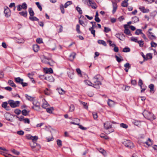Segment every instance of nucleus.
Returning a JSON list of instances; mask_svg holds the SVG:
<instances>
[{
    "label": "nucleus",
    "mask_w": 157,
    "mask_h": 157,
    "mask_svg": "<svg viewBox=\"0 0 157 157\" xmlns=\"http://www.w3.org/2000/svg\"><path fill=\"white\" fill-rule=\"evenodd\" d=\"M143 114L145 118L151 121L153 120L155 118V117L152 113L147 110H144Z\"/></svg>",
    "instance_id": "obj_1"
},
{
    "label": "nucleus",
    "mask_w": 157,
    "mask_h": 157,
    "mask_svg": "<svg viewBox=\"0 0 157 157\" xmlns=\"http://www.w3.org/2000/svg\"><path fill=\"white\" fill-rule=\"evenodd\" d=\"M36 141H32L30 143V146L33 149V151L36 152L38 151L40 148V145L36 143Z\"/></svg>",
    "instance_id": "obj_2"
},
{
    "label": "nucleus",
    "mask_w": 157,
    "mask_h": 157,
    "mask_svg": "<svg viewBox=\"0 0 157 157\" xmlns=\"http://www.w3.org/2000/svg\"><path fill=\"white\" fill-rule=\"evenodd\" d=\"M42 63L48 64L51 66H53L55 64V62L49 58H48L44 56V59L42 60Z\"/></svg>",
    "instance_id": "obj_3"
},
{
    "label": "nucleus",
    "mask_w": 157,
    "mask_h": 157,
    "mask_svg": "<svg viewBox=\"0 0 157 157\" xmlns=\"http://www.w3.org/2000/svg\"><path fill=\"white\" fill-rule=\"evenodd\" d=\"M92 86L96 88H99V85L101 84V83L99 81L98 78L96 76L94 77L92 80Z\"/></svg>",
    "instance_id": "obj_4"
},
{
    "label": "nucleus",
    "mask_w": 157,
    "mask_h": 157,
    "mask_svg": "<svg viewBox=\"0 0 157 157\" xmlns=\"http://www.w3.org/2000/svg\"><path fill=\"white\" fill-rule=\"evenodd\" d=\"M8 103L12 108H15L19 106L20 102L19 101H14L13 100H10L8 101Z\"/></svg>",
    "instance_id": "obj_5"
},
{
    "label": "nucleus",
    "mask_w": 157,
    "mask_h": 157,
    "mask_svg": "<svg viewBox=\"0 0 157 157\" xmlns=\"http://www.w3.org/2000/svg\"><path fill=\"white\" fill-rule=\"evenodd\" d=\"M123 144L126 147L132 148L134 147L133 144L130 140H126L123 142Z\"/></svg>",
    "instance_id": "obj_6"
},
{
    "label": "nucleus",
    "mask_w": 157,
    "mask_h": 157,
    "mask_svg": "<svg viewBox=\"0 0 157 157\" xmlns=\"http://www.w3.org/2000/svg\"><path fill=\"white\" fill-rule=\"evenodd\" d=\"M33 104L34 106L32 107V108L38 111L40 108L39 103L36 101H34Z\"/></svg>",
    "instance_id": "obj_7"
},
{
    "label": "nucleus",
    "mask_w": 157,
    "mask_h": 157,
    "mask_svg": "<svg viewBox=\"0 0 157 157\" xmlns=\"http://www.w3.org/2000/svg\"><path fill=\"white\" fill-rule=\"evenodd\" d=\"M112 124L109 121H106L104 123V127L105 129L108 130L112 128Z\"/></svg>",
    "instance_id": "obj_8"
},
{
    "label": "nucleus",
    "mask_w": 157,
    "mask_h": 157,
    "mask_svg": "<svg viewBox=\"0 0 157 157\" xmlns=\"http://www.w3.org/2000/svg\"><path fill=\"white\" fill-rule=\"evenodd\" d=\"M153 33L149 31L147 33V35L148 37L151 40H155L156 38V37L154 35Z\"/></svg>",
    "instance_id": "obj_9"
},
{
    "label": "nucleus",
    "mask_w": 157,
    "mask_h": 157,
    "mask_svg": "<svg viewBox=\"0 0 157 157\" xmlns=\"http://www.w3.org/2000/svg\"><path fill=\"white\" fill-rule=\"evenodd\" d=\"M115 36L117 38H118L120 40H123L125 38V37L124 35L122 34L117 33V34Z\"/></svg>",
    "instance_id": "obj_10"
},
{
    "label": "nucleus",
    "mask_w": 157,
    "mask_h": 157,
    "mask_svg": "<svg viewBox=\"0 0 157 157\" xmlns=\"http://www.w3.org/2000/svg\"><path fill=\"white\" fill-rule=\"evenodd\" d=\"M4 13L6 17H8L10 16V10L8 7H6V8H5Z\"/></svg>",
    "instance_id": "obj_11"
},
{
    "label": "nucleus",
    "mask_w": 157,
    "mask_h": 157,
    "mask_svg": "<svg viewBox=\"0 0 157 157\" xmlns=\"http://www.w3.org/2000/svg\"><path fill=\"white\" fill-rule=\"evenodd\" d=\"M4 116L6 119L10 121H12L13 120L10 119V118L11 117V115L8 113H6L4 114Z\"/></svg>",
    "instance_id": "obj_12"
},
{
    "label": "nucleus",
    "mask_w": 157,
    "mask_h": 157,
    "mask_svg": "<svg viewBox=\"0 0 157 157\" xmlns=\"http://www.w3.org/2000/svg\"><path fill=\"white\" fill-rule=\"evenodd\" d=\"M27 138L29 140H31L32 141L37 140L38 139L37 136H33L30 135H28L27 136Z\"/></svg>",
    "instance_id": "obj_13"
},
{
    "label": "nucleus",
    "mask_w": 157,
    "mask_h": 157,
    "mask_svg": "<svg viewBox=\"0 0 157 157\" xmlns=\"http://www.w3.org/2000/svg\"><path fill=\"white\" fill-rule=\"evenodd\" d=\"M124 27L125 29L124 33L127 35H129L130 34V32L128 28V25L126 24L124 25Z\"/></svg>",
    "instance_id": "obj_14"
},
{
    "label": "nucleus",
    "mask_w": 157,
    "mask_h": 157,
    "mask_svg": "<svg viewBox=\"0 0 157 157\" xmlns=\"http://www.w3.org/2000/svg\"><path fill=\"white\" fill-rule=\"evenodd\" d=\"M76 53L75 52L72 53L69 56V59L71 61H73L75 57Z\"/></svg>",
    "instance_id": "obj_15"
},
{
    "label": "nucleus",
    "mask_w": 157,
    "mask_h": 157,
    "mask_svg": "<svg viewBox=\"0 0 157 157\" xmlns=\"http://www.w3.org/2000/svg\"><path fill=\"white\" fill-rule=\"evenodd\" d=\"M139 9L143 13H147L149 12V10L148 9H145L144 7H140Z\"/></svg>",
    "instance_id": "obj_16"
},
{
    "label": "nucleus",
    "mask_w": 157,
    "mask_h": 157,
    "mask_svg": "<svg viewBox=\"0 0 157 157\" xmlns=\"http://www.w3.org/2000/svg\"><path fill=\"white\" fill-rule=\"evenodd\" d=\"M113 10L112 11L113 13L114 14L116 11L117 8V5L116 3L113 2Z\"/></svg>",
    "instance_id": "obj_17"
},
{
    "label": "nucleus",
    "mask_w": 157,
    "mask_h": 157,
    "mask_svg": "<svg viewBox=\"0 0 157 157\" xmlns=\"http://www.w3.org/2000/svg\"><path fill=\"white\" fill-rule=\"evenodd\" d=\"M33 49L34 52H37L39 49V46L37 44H35L33 46Z\"/></svg>",
    "instance_id": "obj_18"
},
{
    "label": "nucleus",
    "mask_w": 157,
    "mask_h": 157,
    "mask_svg": "<svg viewBox=\"0 0 157 157\" xmlns=\"http://www.w3.org/2000/svg\"><path fill=\"white\" fill-rule=\"evenodd\" d=\"M57 90L60 94L63 95L65 93V91L63 90L62 88H58Z\"/></svg>",
    "instance_id": "obj_19"
},
{
    "label": "nucleus",
    "mask_w": 157,
    "mask_h": 157,
    "mask_svg": "<svg viewBox=\"0 0 157 157\" xmlns=\"http://www.w3.org/2000/svg\"><path fill=\"white\" fill-rule=\"evenodd\" d=\"M8 83L12 87H16V85L14 83L13 81L11 80H8Z\"/></svg>",
    "instance_id": "obj_20"
},
{
    "label": "nucleus",
    "mask_w": 157,
    "mask_h": 157,
    "mask_svg": "<svg viewBox=\"0 0 157 157\" xmlns=\"http://www.w3.org/2000/svg\"><path fill=\"white\" fill-rule=\"evenodd\" d=\"M108 104L110 107H112L114 105V102L109 99L108 102Z\"/></svg>",
    "instance_id": "obj_21"
},
{
    "label": "nucleus",
    "mask_w": 157,
    "mask_h": 157,
    "mask_svg": "<svg viewBox=\"0 0 157 157\" xmlns=\"http://www.w3.org/2000/svg\"><path fill=\"white\" fill-rule=\"evenodd\" d=\"M15 81L17 83H18L21 84V82H23V79H21L20 77L15 78Z\"/></svg>",
    "instance_id": "obj_22"
},
{
    "label": "nucleus",
    "mask_w": 157,
    "mask_h": 157,
    "mask_svg": "<svg viewBox=\"0 0 157 157\" xmlns=\"http://www.w3.org/2000/svg\"><path fill=\"white\" fill-rule=\"evenodd\" d=\"M98 43L99 44H101L105 46H106V42L103 40H98Z\"/></svg>",
    "instance_id": "obj_23"
},
{
    "label": "nucleus",
    "mask_w": 157,
    "mask_h": 157,
    "mask_svg": "<svg viewBox=\"0 0 157 157\" xmlns=\"http://www.w3.org/2000/svg\"><path fill=\"white\" fill-rule=\"evenodd\" d=\"M29 13L30 17L33 16L34 15V13L32 8H29Z\"/></svg>",
    "instance_id": "obj_24"
},
{
    "label": "nucleus",
    "mask_w": 157,
    "mask_h": 157,
    "mask_svg": "<svg viewBox=\"0 0 157 157\" xmlns=\"http://www.w3.org/2000/svg\"><path fill=\"white\" fill-rule=\"evenodd\" d=\"M22 114L24 116H27L28 114L29 111H27L26 109H24L21 112Z\"/></svg>",
    "instance_id": "obj_25"
},
{
    "label": "nucleus",
    "mask_w": 157,
    "mask_h": 157,
    "mask_svg": "<svg viewBox=\"0 0 157 157\" xmlns=\"http://www.w3.org/2000/svg\"><path fill=\"white\" fill-rule=\"evenodd\" d=\"M29 19L32 21H39V19L37 18L36 17H35L31 16L30 17H29Z\"/></svg>",
    "instance_id": "obj_26"
},
{
    "label": "nucleus",
    "mask_w": 157,
    "mask_h": 157,
    "mask_svg": "<svg viewBox=\"0 0 157 157\" xmlns=\"http://www.w3.org/2000/svg\"><path fill=\"white\" fill-rule=\"evenodd\" d=\"M19 14L25 17H26L27 15V13L26 11L25 12H22L19 13Z\"/></svg>",
    "instance_id": "obj_27"
},
{
    "label": "nucleus",
    "mask_w": 157,
    "mask_h": 157,
    "mask_svg": "<svg viewBox=\"0 0 157 157\" xmlns=\"http://www.w3.org/2000/svg\"><path fill=\"white\" fill-rule=\"evenodd\" d=\"M154 85L152 84H151L148 87L150 89V92H151L154 91Z\"/></svg>",
    "instance_id": "obj_28"
},
{
    "label": "nucleus",
    "mask_w": 157,
    "mask_h": 157,
    "mask_svg": "<svg viewBox=\"0 0 157 157\" xmlns=\"http://www.w3.org/2000/svg\"><path fill=\"white\" fill-rule=\"evenodd\" d=\"M99 151L101 153L104 155H106V151L103 149L101 148L99 149Z\"/></svg>",
    "instance_id": "obj_29"
},
{
    "label": "nucleus",
    "mask_w": 157,
    "mask_h": 157,
    "mask_svg": "<svg viewBox=\"0 0 157 157\" xmlns=\"http://www.w3.org/2000/svg\"><path fill=\"white\" fill-rule=\"evenodd\" d=\"M140 34H143V33L142 32V30L140 29H136L135 32V34L137 35H138Z\"/></svg>",
    "instance_id": "obj_30"
},
{
    "label": "nucleus",
    "mask_w": 157,
    "mask_h": 157,
    "mask_svg": "<svg viewBox=\"0 0 157 157\" xmlns=\"http://www.w3.org/2000/svg\"><path fill=\"white\" fill-rule=\"evenodd\" d=\"M53 110L54 109L53 107H51L50 108H46L47 112L49 113H52Z\"/></svg>",
    "instance_id": "obj_31"
},
{
    "label": "nucleus",
    "mask_w": 157,
    "mask_h": 157,
    "mask_svg": "<svg viewBox=\"0 0 157 157\" xmlns=\"http://www.w3.org/2000/svg\"><path fill=\"white\" fill-rule=\"evenodd\" d=\"M132 20L135 23L139 21V19L137 17L135 16L132 18Z\"/></svg>",
    "instance_id": "obj_32"
},
{
    "label": "nucleus",
    "mask_w": 157,
    "mask_h": 157,
    "mask_svg": "<svg viewBox=\"0 0 157 157\" xmlns=\"http://www.w3.org/2000/svg\"><path fill=\"white\" fill-rule=\"evenodd\" d=\"M21 6L22 8L24 10L26 9L27 8V6L25 2L22 3V5H21Z\"/></svg>",
    "instance_id": "obj_33"
},
{
    "label": "nucleus",
    "mask_w": 157,
    "mask_h": 157,
    "mask_svg": "<svg viewBox=\"0 0 157 157\" xmlns=\"http://www.w3.org/2000/svg\"><path fill=\"white\" fill-rule=\"evenodd\" d=\"M152 56L151 53H148L146 55V59H147V60L148 59H151L152 58Z\"/></svg>",
    "instance_id": "obj_34"
},
{
    "label": "nucleus",
    "mask_w": 157,
    "mask_h": 157,
    "mask_svg": "<svg viewBox=\"0 0 157 157\" xmlns=\"http://www.w3.org/2000/svg\"><path fill=\"white\" fill-rule=\"evenodd\" d=\"M115 57L116 58L117 61L119 63H120L121 61H123V59H121L120 58L118 57L116 55L115 56Z\"/></svg>",
    "instance_id": "obj_35"
},
{
    "label": "nucleus",
    "mask_w": 157,
    "mask_h": 157,
    "mask_svg": "<svg viewBox=\"0 0 157 157\" xmlns=\"http://www.w3.org/2000/svg\"><path fill=\"white\" fill-rule=\"evenodd\" d=\"M72 3V2L70 1H67L64 5V7L67 8L68 6L71 4Z\"/></svg>",
    "instance_id": "obj_36"
},
{
    "label": "nucleus",
    "mask_w": 157,
    "mask_h": 157,
    "mask_svg": "<svg viewBox=\"0 0 157 157\" xmlns=\"http://www.w3.org/2000/svg\"><path fill=\"white\" fill-rule=\"evenodd\" d=\"M76 30L78 33L80 34L81 33V32L80 30V26L78 24L76 25Z\"/></svg>",
    "instance_id": "obj_37"
},
{
    "label": "nucleus",
    "mask_w": 157,
    "mask_h": 157,
    "mask_svg": "<svg viewBox=\"0 0 157 157\" xmlns=\"http://www.w3.org/2000/svg\"><path fill=\"white\" fill-rule=\"evenodd\" d=\"M48 104L46 101L44 102L42 105V107L43 108L46 109V108L48 106Z\"/></svg>",
    "instance_id": "obj_38"
},
{
    "label": "nucleus",
    "mask_w": 157,
    "mask_h": 157,
    "mask_svg": "<svg viewBox=\"0 0 157 157\" xmlns=\"http://www.w3.org/2000/svg\"><path fill=\"white\" fill-rule=\"evenodd\" d=\"M130 49L128 47H125L122 50L123 52H130Z\"/></svg>",
    "instance_id": "obj_39"
},
{
    "label": "nucleus",
    "mask_w": 157,
    "mask_h": 157,
    "mask_svg": "<svg viewBox=\"0 0 157 157\" xmlns=\"http://www.w3.org/2000/svg\"><path fill=\"white\" fill-rule=\"evenodd\" d=\"M128 5V3L126 2L123 1L121 3V6L124 7H127Z\"/></svg>",
    "instance_id": "obj_40"
},
{
    "label": "nucleus",
    "mask_w": 157,
    "mask_h": 157,
    "mask_svg": "<svg viewBox=\"0 0 157 157\" xmlns=\"http://www.w3.org/2000/svg\"><path fill=\"white\" fill-rule=\"evenodd\" d=\"M137 43L139 44V45L140 47H143L144 44V41L142 40L140 41H138Z\"/></svg>",
    "instance_id": "obj_41"
},
{
    "label": "nucleus",
    "mask_w": 157,
    "mask_h": 157,
    "mask_svg": "<svg viewBox=\"0 0 157 157\" xmlns=\"http://www.w3.org/2000/svg\"><path fill=\"white\" fill-rule=\"evenodd\" d=\"M145 143L148 146H150L152 144V142L151 139L150 138H148V141L147 142H145Z\"/></svg>",
    "instance_id": "obj_42"
},
{
    "label": "nucleus",
    "mask_w": 157,
    "mask_h": 157,
    "mask_svg": "<svg viewBox=\"0 0 157 157\" xmlns=\"http://www.w3.org/2000/svg\"><path fill=\"white\" fill-rule=\"evenodd\" d=\"M16 118H18L19 119V120L20 121H24V117L22 116H21L20 117L16 116Z\"/></svg>",
    "instance_id": "obj_43"
},
{
    "label": "nucleus",
    "mask_w": 157,
    "mask_h": 157,
    "mask_svg": "<svg viewBox=\"0 0 157 157\" xmlns=\"http://www.w3.org/2000/svg\"><path fill=\"white\" fill-rule=\"evenodd\" d=\"M83 105V106L84 108L87 109H88V106L87 105V103L82 101L80 102Z\"/></svg>",
    "instance_id": "obj_44"
},
{
    "label": "nucleus",
    "mask_w": 157,
    "mask_h": 157,
    "mask_svg": "<svg viewBox=\"0 0 157 157\" xmlns=\"http://www.w3.org/2000/svg\"><path fill=\"white\" fill-rule=\"evenodd\" d=\"M120 126L124 128H127L128 127V126L124 123H121L120 124Z\"/></svg>",
    "instance_id": "obj_45"
},
{
    "label": "nucleus",
    "mask_w": 157,
    "mask_h": 157,
    "mask_svg": "<svg viewBox=\"0 0 157 157\" xmlns=\"http://www.w3.org/2000/svg\"><path fill=\"white\" fill-rule=\"evenodd\" d=\"M57 145L59 147L62 146V141L60 140H57L56 141Z\"/></svg>",
    "instance_id": "obj_46"
},
{
    "label": "nucleus",
    "mask_w": 157,
    "mask_h": 157,
    "mask_svg": "<svg viewBox=\"0 0 157 157\" xmlns=\"http://www.w3.org/2000/svg\"><path fill=\"white\" fill-rule=\"evenodd\" d=\"M76 10L78 12L79 14H82V10L81 8L78 6H77L76 7Z\"/></svg>",
    "instance_id": "obj_47"
},
{
    "label": "nucleus",
    "mask_w": 157,
    "mask_h": 157,
    "mask_svg": "<svg viewBox=\"0 0 157 157\" xmlns=\"http://www.w3.org/2000/svg\"><path fill=\"white\" fill-rule=\"evenodd\" d=\"M14 112L16 114L19 115L21 113V111L20 109H17L14 110Z\"/></svg>",
    "instance_id": "obj_48"
},
{
    "label": "nucleus",
    "mask_w": 157,
    "mask_h": 157,
    "mask_svg": "<svg viewBox=\"0 0 157 157\" xmlns=\"http://www.w3.org/2000/svg\"><path fill=\"white\" fill-rule=\"evenodd\" d=\"M124 67L125 68H128V69H129L131 67L130 64L128 63H127L124 65Z\"/></svg>",
    "instance_id": "obj_49"
},
{
    "label": "nucleus",
    "mask_w": 157,
    "mask_h": 157,
    "mask_svg": "<svg viewBox=\"0 0 157 157\" xmlns=\"http://www.w3.org/2000/svg\"><path fill=\"white\" fill-rule=\"evenodd\" d=\"M143 84V81L141 79H140L138 82V85L140 86V88H142V86Z\"/></svg>",
    "instance_id": "obj_50"
},
{
    "label": "nucleus",
    "mask_w": 157,
    "mask_h": 157,
    "mask_svg": "<svg viewBox=\"0 0 157 157\" xmlns=\"http://www.w3.org/2000/svg\"><path fill=\"white\" fill-rule=\"evenodd\" d=\"M74 106L71 105L69 106V111L71 112L73 111L74 110Z\"/></svg>",
    "instance_id": "obj_51"
},
{
    "label": "nucleus",
    "mask_w": 157,
    "mask_h": 157,
    "mask_svg": "<svg viewBox=\"0 0 157 157\" xmlns=\"http://www.w3.org/2000/svg\"><path fill=\"white\" fill-rule=\"evenodd\" d=\"M11 151L13 152V153L14 154H15L16 155H18L20 154L19 152L17 151H16V150H15L14 149H12L11 150Z\"/></svg>",
    "instance_id": "obj_52"
},
{
    "label": "nucleus",
    "mask_w": 157,
    "mask_h": 157,
    "mask_svg": "<svg viewBox=\"0 0 157 157\" xmlns=\"http://www.w3.org/2000/svg\"><path fill=\"white\" fill-rule=\"evenodd\" d=\"M107 42L109 43L110 46H111L113 47L116 46V45L115 44L112 43V41L111 40H108L107 41Z\"/></svg>",
    "instance_id": "obj_53"
},
{
    "label": "nucleus",
    "mask_w": 157,
    "mask_h": 157,
    "mask_svg": "<svg viewBox=\"0 0 157 157\" xmlns=\"http://www.w3.org/2000/svg\"><path fill=\"white\" fill-rule=\"evenodd\" d=\"M25 96L27 99L30 101H32L33 99V98L32 97L29 96L27 94H26Z\"/></svg>",
    "instance_id": "obj_54"
},
{
    "label": "nucleus",
    "mask_w": 157,
    "mask_h": 157,
    "mask_svg": "<svg viewBox=\"0 0 157 157\" xmlns=\"http://www.w3.org/2000/svg\"><path fill=\"white\" fill-rule=\"evenodd\" d=\"M151 44L152 47H156L157 46V44L153 41L151 42Z\"/></svg>",
    "instance_id": "obj_55"
},
{
    "label": "nucleus",
    "mask_w": 157,
    "mask_h": 157,
    "mask_svg": "<svg viewBox=\"0 0 157 157\" xmlns=\"http://www.w3.org/2000/svg\"><path fill=\"white\" fill-rule=\"evenodd\" d=\"M36 5L37 6L38 8L40 9V11H42V8L41 6L40 5L39 3L38 2H36Z\"/></svg>",
    "instance_id": "obj_56"
},
{
    "label": "nucleus",
    "mask_w": 157,
    "mask_h": 157,
    "mask_svg": "<svg viewBox=\"0 0 157 157\" xmlns=\"http://www.w3.org/2000/svg\"><path fill=\"white\" fill-rule=\"evenodd\" d=\"M93 117L94 119H96L98 118V115L97 113L96 112H93Z\"/></svg>",
    "instance_id": "obj_57"
},
{
    "label": "nucleus",
    "mask_w": 157,
    "mask_h": 157,
    "mask_svg": "<svg viewBox=\"0 0 157 157\" xmlns=\"http://www.w3.org/2000/svg\"><path fill=\"white\" fill-rule=\"evenodd\" d=\"M111 31V29L108 27H104V31L105 33H108L110 31Z\"/></svg>",
    "instance_id": "obj_58"
},
{
    "label": "nucleus",
    "mask_w": 157,
    "mask_h": 157,
    "mask_svg": "<svg viewBox=\"0 0 157 157\" xmlns=\"http://www.w3.org/2000/svg\"><path fill=\"white\" fill-rule=\"evenodd\" d=\"M131 39L132 41H134L135 42L137 43L138 41L137 40V39L136 38H135L133 37H132L131 38Z\"/></svg>",
    "instance_id": "obj_59"
},
{
    "label": "nucleus",
    "mask_w": 157,
    "mask_h": 157,
    "mask_svg": "<svg viewBox=\"0 0 157 157\" xmlns=\"http://www.w3.org/2000/svg\"><path fill=\"white\" fill-rule=\"evenodd\" d=\"M34 74L33 72H32L31 73H29L28 74V77L31 78L33 77V75H34Z\"/></svg>",
    "instance_id": "obj_60"
},
{
    "label": "nucleus",
    "mask_w": 157,
    "mask_h": 157,
    "mask_svg": "<svg viewBox=\"0 0 157 157\" xmlns=\"http://www.w3.org/2000/svg\"><path fill=\"white\" fill-rule=\"evenodd\" d=\"M48 72H49L50 73H53V71L52 68H49L46 71V73H48Z\"/></svg>",
    "instance_id": "obj_61"
},
{
    "label": "nucleus",
    "mask_w": 157,
    "mask_h": 157,
    "mask_svg": "<svg viewBox=\"0 0 157 157\" xmlns=\"http://www.w3.org/2000/svg\"><path fill=\"white\" fill-rule=\"evenodd\" d=\"M24 121L25 123H28L29 124L30 123V120L28 118H24Z\"/></svg>",
    "instance_id": "obj_62"
},
{
    "label": "nucleus",
    "mask_w": 157,
    "mask_h": 157,
    "mask_svg": "<svg viewBox=\"0 0 157 157\" xmlns=\"http://www.w3.org/2000/svg\"><path fill=\"white\" fill-rule=\"evenodd\" d=\"M7 105V103L6 102H4L2 104V107L4 108H6Z\"/></svg>",
    "instance_id": "obj_63"
},
{
    "label": "nucleus",
    "mask_w": 157,
    "mask_h": 157,
    "mask_svg": "<svg viewBox=\"0 0 157 157\" xmlns=\"http://www.w3.org/2000/svg\"><path fill=\"white\" fill-rule=\"evenodd\" d=\"M85 83L88 86H92L91 85L92 84V83L88 80H86L85 81Z\"/></svg>",
    "instance_id": "obj_64"
}]
</instances>
